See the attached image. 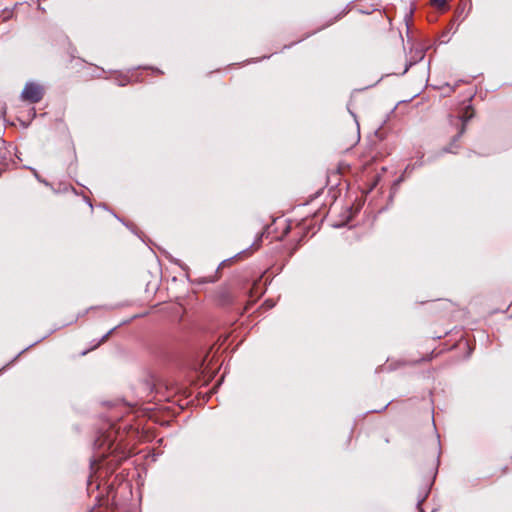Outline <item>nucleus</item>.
Listing matches in <instances>:
<instances>
[{
  "label": "nucleus",
  "instance_id": "3",
  "mask_svg": "<svg viewBox=\"0 0 512 512\" xmlns=\"http://www.w3.org/2000/svg\"><path fill=\"white\" fill-rule=\"evenodd\" d=\"M432 5L437 8H443L446 4V0H431Z\"/></svg>",
  "mask_w": 512,
  "mask_h": 512
},
{
  "label": "nucleus",
  "instance_id": "5",
  "mask_svg": "<svg viewBox=\"0 0 512 512\" xmlns=\"http://www.w3.org/2000/svg\"><path fill=\"white\" fill-rule=\"evenodd\" d=\"M107 337H108V334H107V335H105V336L102 338V341H104L105 339H107Z\"/></svg>",
  "mask_w": 512,
  "mask_h": 512
},
{
  "label": "nucleus",
  "instance_id": "1",
  "mask_svg": "<svg viewBox=\"0 0 512 512\" xmlns=\"http://www.w3.org/2000/svg\"><path fill=\"white\" fill-rule=\"evenodd\" d=\"M43 94L44 89L40 84L35 82H28L21 93V97L24 101L37 103L42 99Z\"/></svg>",
  "mask_w": 512,
  "mask_h": 512
},
{
  "label": "nucleus",
  "instance_id": "2",
  "mask_svg": "<svg viewBox=\"0 0 512 512\" xmlns=\"http://www.w3.org/2000/svg\"><path fill=\"white\" fill-rule=\"evenodd\" d=\"M472 117H473V111H472V109H471L470 107H466V108H465V111L463 112V114H462V115H461V117H460V119H461V121H462V129H461V132H460V133H462V132H463L465 123H466L469 119H471Z\"/></svg>",
  "mask_w": 512,
  "mask_h": 512
},
{
  "label": "nucleus",
  "instance_id": "4",
  "mask_svg": "<svg viewBox=\"0 0 512 512\" xmlns=\"http://www.w3.org/2000/svg\"><path fill=\"white\" fill-rule=\"evenodd\" d=\"M457 346L458 347H467L468 346V343L466 340H464L462 337L459 339L458 343H457Z\"/></svg>",
  "mask_w": 512,
  "mask_h": 512
}]
</instances>
